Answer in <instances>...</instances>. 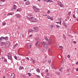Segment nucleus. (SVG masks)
Instances as JSON below:
<instances>
[{"instance_id":"61","label":"nucleus","mask_w":78,"mask_h":78,"mask_svg":"<svg viewBox=\"0 0 78 78\" xmlns=\"http://www.w3.org/2000/svg\"><path fill=\"white\" fill-rule=\"evenodd\" d=\"M76 64H78V62H76Z\"/></svg>"},{"instance_id":"43","label":"nucleus","mask_w":78,"mask_h":78,"mask_svg":"<svg viewBox=\"0 0 78 78\" xmlns=\"http://www.w3.org/2000/svg\"><path fill=\"white\" fill-rule=\"evenodd\" d=\"M61 20H62V18H59V21H60V22H61Z\"/></svg>"},{"instance_id":"42","label":"nucleus","mask_w":78,"mask_h":78,"mask_svg":"<svg viewBox=\"0 0 78 78\" xmlns=\"http://www.w3.org/2000/svg\"><path fill=\"white\" fill-rule=\"evenodd\" d=\"M33 64H34V63H35V60H34L33 61Z\"/></svg>"},{"instance_id":"11","label":"nucleus","mask_w":78,"mask_h":78,"mask_svg":"<svg viewBox=\"0 0 78 78\" xmlns=\"http://www.w3.org/2000/svg\"><path fill=\"white\" fill-rule=\"evenodd\" d=\"M30 2L29 1H27L25 3L26 5H30Z\"/></svg>"},{"instance_id":"10","label":"nucleus","mask_w":78,"mask_h":78,"mask_svg":"<svg viewBox=\"0 0 78 78\" xmlns=\"http://www.w3.org/2000/svg\"><path fill=\"white\" fill-rule=\"evenodd\" d=\"M40 44V43L39 42H37L36 44V45L37 47L38 48L39 47V44Z\"/></svg>"},{"instance_id":"9","label":"nucleus","mask_w":78,"mask_h":78,"mask_svg":"<svg viewBox=\"0 0 78 78\" xmlns=\"http://www.w3.org/2000/svg\"><path fill=\"white\" fill-rule=\"evenodd\" d=\"M3 39H5V41H8V40L9 38L8 37H2Z\"/></svg>"},{"instance_id":"30","label":"nucleus","mask_w":78,"mask_h":78,"mask_svg":"<svg viewBox=\"0 0 78 78\" xmlns=\"http://www.w3.org/2000/svg\"><path fill=\"white\" fill-rule=\"evenodd\" d=\"M6 1V0H0V1L2 2H5Z\"/></svg>"},{"instance_id":"28","label":"nucleus","mask_w":78,"mask_h":78,"mask_svg":"<svg viewBox=\"0 0 78 78\" xmlns=\"http://www.w3.org/2000/svg\"><path fill=\"white\" fill-rule=\"evenodd\" d=\"M17 45H18V44L17 43H16V44L15 45H14V47H17Z\"/></svg>"},{"instance_id":"51","label":"nucleus","mask_w":78,"mask_h":78,"mask_svg":"<svg viewBox=\"0 0 78 78\" xmlns=\"http://www.w3.org/2000/svg\"><path fill=\"white\" fill-rule=\"evenodd\" d=\"M73 17L74 18H75V15H73Z\"/></svg>"},{"instance_id":"36","label":"nucleus","mask_w":78,"mask_h":78,"mask_svg":"<svg viewBox=\"0 0 78 78\" xmlns=\"http://www.w3.org/2000/svg\"><path fill=\"white\" fill-rule=\"evenodd\" d=\"M63 25L64 26H65V27L66 28V27H67V26H66V24H65V23H64L63 24Z\"/></svg>"},{"instance_id":"47","label":"nucleus","mask_w":78,"mask_h":78,"mask_svg":"<svg viewBox=\"0 0 78 78\" xmlns=\"http://www.w3.org/2000/svg\"><path fill=\"white\" fill-rule=\"evenodd\" d=\"M56 28H59V26H58V25H56Z\"/></svg>"},{"instance_id":"59","label":"nucleus","mask_w":78,"mask_h":78,"mask_svg":"<svg viewBox=\"0 0 78 78\" xmlns=\"http://www.w3.org/2000/svg\"><path fill=\"white\" fill-rule=\"evenodd\" d=\"M76 71H77V72L78 71V68H76Z\"/></svg>"},{"instance_id":"52","label":"nucleus","mask_w":78,"mask_h":78,"mask_svg":"<svg viewBox=\"0 0 78 78\" xmlns=\"http://www.w3.org/2000/svg\"><path fill=\"white\" fill-rule=\"evenodd\" d=\"M26 59H27L28 60V61H29L30 60V59H29V58H28V57H27Z\"/></svg>"},{"instance_id":"62","label":"nucleus","mask_w":78,"mask_h":78,"mask_svg":"<svg viewBox=\"0 0 78 78\" xmlns=\"http://www.w3.org/2000/svg\"><path fill=\"white\" fill-rule=\"evenodd\" d=\"M17 11H20L19 10V9H17Z\"/></svg>"},{"instance_id":"27","label":"nucleus","mask_w":78,"mask_h":78,"mask_svg":"<svg viewBox=\"0 0 78 78\" xmlns=\"http://www.w3.org/2000/svg\"><path fill=\"white\" fill-rule=\"evenodd\" d=\"M50 27L51 28H53V25H51Z\"/></svg>"},{"instance_id":"22","label":"nucleus","mask_w":78,"mask_h":78,"mask_svg":"<svg viewBox=\"0 0 78 78\" xmlns=\"http://www.w3.org/2000/svg\"><path fill=\"white\" fill-rule=\"evenodd\" d=\"M33 32V30L31 29H29V32Z\"/></svg>"},{"instance_id":"8","label":"nucleus","mask_w":78,"mask_h":78,"mask_svg":"<svg viewBox=\"0 0 78 78\" xmlns=\"http://www.w3.org/2000/svg\"><path fill=\"white\" fill-rule=\"evenodd\" d=\"M26 19H28V20H32V18H33V17H29L28 16H26Z\"/></svg>"},{"instance_id":"49","label":"nucleus","mask_w":78,"mask_h":78,"mask_svg":"<svg viewBox=\"0 0 78 78\" xmlns=\"http://www.w3.org/2000/svg\"><path fill=\"white\" fill-rule=\"evenodd\" d=\"M73 43H74V44H76V41H73Z\"/></svg>"},{"instance_id":"46","label":"nucleus","mask_w":78,"mask_h":78,"mask_svg":"<svg viewBox=\"0 0 78 78\" xmlns=\"http://www.w3.org/2000/svg\"><path fill=\"white\" fill-rule=\"evenodd\" d=\"M48 62L49 63H51V60H49L48 61Z\"/></svg>"},{"instance_id":"3","label":"nucleus","mask_w":78,"mask_h":78,"mask_svg":"<svg viewBox=\"0 0 78 78\" xmlns=\"http://www.w3.org/2000/svg\"><path fill=\"white\" fill-rule=\"evenodd\" d=\"M38 27H36L34 28V32H38L39 31V30H38Z\"/></svg>"},{"instance_id":"38","label":"nucleus","mask_w":78,"mask_h":78,"mask_svg":"<svg viewBox=\"0 0 78 78\" xmlns=\"http://www.w3.org/2000/svg\"><path fill=\"white\" fill-rule=\"evenodd\" d=\"M8 16H10V15H12V13H8Z\"/></svg>"},{"instance_id":"33","label":"nucleus","mask_w":78,"mask_h":78,"mask_svg":"<svg viewBox=\"0 0 78 78\" xmlns=\"http://www.w3.org/2000/svg\"><path fill=\"white\" fill-rule=\"evenodd\" d=\"M45 56V59H47V55H46V54H45L44 55Z\"/></svg>"},{"instance_id":"44","label":"nucleus","mask_w":78,"mask_h":78,"mask_svg":"<svg viewBox=\"0 0 78 78\" xmlns=\"http://www.w3.org/2000/svg\"><path fill=\"white\" fill-rule=\"evenodd\" d=\"M71 14V12H68V15H70Z\"/></svg>"},{"instance_id":"25","label":"nucleus","mask_w":78,"mask_h":78,"mask_svg":"<svg viewBox=\"0 0 78 78\" xmlns=\"http://www.w3.org/2000/svg\"><path fill=\"white\" fill-rule=\"evenodd\" d=\"M28 75L29 76H31V74L30 73H28Z\"/></svg>"},{"instance_id":"17","label":"nucleus","mask_w":78,"mask_h":78,"mask_svg":"<svg viewBox=\"0 0 78 78\" xmlns=\"http://www.w3.org/2000/svg\"><path fill=\"white\" fill-rule=\"evenodd\" d=\"M24 69L23 67V66H21L19 68V70H22V69Z\"/></svg>"},{"instance_id":"15","label":"nucleus","mask_w":78,"mask_h":78,"mask_svg":"<svg viewBox=\"0 0 78 78\" xmlns=\"http://www.w3.org/2000/svg\"><path fill=\"white\" fill-rule=\"evenodd\" d=\"M1 45H4L5 44V42H1Z\"/></svg>"},{"instance_id":"34","label":"nucleus","mask_w":78,"mask_h":78,"mask_svg":"<svg viewBox=\"0 0 78 78\" xmlns=\"http://www.w3.org/2000/svg\"><path fill=\"white\" fill-rule=\"evenodd\" d=\"M37 78H41V77L39 75H37Z\"/></svg>"},{"instance_id":"55","label":"nucleus","mask_w":78,"mask_h":78,"mask_svg":"<svg viewBox=\"0 0 78 78\" xmlns=\"http://www.w3.org/2000/svg\"><path fill=\"white\" fill-rule=\"evenodd\" d=\"M59 70L60 72H62V70H61L62 69H59Z\"/></svg>"},{"instance_id":"53","label":"nucleus","mask_w":78,"mask_h":78,"mask_svg":"<svg viewBox=\"0 0 78 78\" xmlns=\"http://www.w3.org/2000/svg\"><path fill=\"white\" fill-rule=\"evenodd\" d=\"M46 72H48V69H46Z\"/></svg>"},{"instance_id":"14","label":"nucleus","mask_w":78,"mask_h":78,"mask_svg":"<svg viewBox=\"0 0 78 78\" xmlns=\"http://www.w3.org/2000/svg\"><path fill=\"white\" fill-rule=\"evenodd\" d=\"M51 67L52 69H54V70L56 69V68H55V67H53V64H51Z\"/></svg>"},{"instance_id":"16","label":"nucleus","mask_w":78,"mask_h":78,"mask_svg":"<svg viewBox=\"0 0 78 78\" xmlns=\"http://www.w3.org/2000/svg\"><path fill=\"white\" fill-rule=\"evenodd\" d=\"M16 16L18 18H19V17H20L21 16L20 15L18 14L16 15Z\"/></svg>"},{"instance_id":"31","label":"nucleus","mask_w":78,"mask_h":78,"mask_svg":"<svg viewBox=\"0 0 78 78\" xmlns=\"http://www.w3.org/2000/svg\"><path fill=\"white\" fill-rule=\"evenodd\" d=\"M49 19H50V20H53V18L51 17H50L49 16Z\"/></svg>"},{"instance_id":"4","label":"nucleus","mask_w":78,"mask_h":78,"mask_svg":"<svg viewBox=\"0 0 78 78\" xmlns=\"http://www.w3.org/2000/svg\"><path fill=\"white\" fill-rule=\"evenodd\" d=\"M9 45H10V43H9V42L7 41L6 42V44H5V47H8Z\"/></svg>"},{"instance_id":"19","label":"nucleus","mask_w":78,"mask_h":78,"mask_svg":"<svg viewBox=\"0 0 78 78\" xmlns=\"http://www.w3.org/2000/svg\"><path fill=\"white\" fill-rule=\"evenodd\" d=\"M13 6H14V9H16V8H17V6H16V5H14Z\"/></svg>"},{"instance_id":"2","label":"nucleus","mask_w":78,"mask_h":78,"mask_svg":"<svg viewBox=\"0 0 78 78\" xmlns=\"http://www.w3.org/2000/svg\"><path fill=\"white\" fill-rule=\"evenodd\" d=\"M33 8L34 9V10L35 12H39V9H37L34 6H33Z\"/></svg>"},{"instance_id":"35","label":"nucleus","mask_w":78,"mask_h":78,"mask_svg":"<svg viewBox=\"0 0 78 78\" xmlns=\"http://www.w3.org/2000/svg\"><path fill=\"white\" fill-rule=\"evenodd\" d=\"M14 58H15V59H16V60H17V56H15L14 57Z\"/></svg>"},{"instance_id":"40","label":"nucleus","mask_w":78,"mask_h":78,"mask_svg":"<svg viewBox=\"0 0 78 78\" xmlns=\"http://www.w3.org/2000/svg\"><path fill=\"white\" fill-rule=\"evenodd\" d=\"M47 76H50V73H48L47 74Z\"/></svg>"},{"instance_id":"21","label":"nucleus","mask_w":78,"mask_h":78,"mask_svg":"<svg viewBox=\"0 0 78 78\" xmlns=\"http://www.w3.org/2000/svg\"><path fill=\"white\" fill-rule=\"evenodd\" d=\"M55 73L57 75H59L60 74V72H55Z\"/></svg>"},{"instance_id":"23","label":"nucleus","mask_w":78,"mask_h":78,"mask_svg":"<svg viewBox=\"0 0 78 78\" xmlns=\"http://www.w3.org/2000/svg\"><path fill=\"white\" fill-rule=\"evenodd\" d=\"M44 39H45V40H46V41H48V38L47 37H46L44 38Z\"/></svg>"},{"instance_id":"12","label":"nucleus","mask_w":78,"mask_h":78,"mask_svg":"<svg viewBox=\"0 0 78 78\" xmlns=\"http://www.w3.org/2000/svg\"><path fill=\"white\" fill-rule=\"evenodd\" d=\"M58 5L61 7H62V5L61 2H59L58 3Z\"/></svg>"},{"instance_id":"41","label":"nucleus","mask_w":78,"mask_h":78,"mask_svg":"<svg viewBox=\"0 0 78 78\" xmlns=\"http://www.w3.org/2000/svg\"><path fill=\"white\" fill-rule=\"evenodd\" d=\"M50 10H48V13L50 14Z\"/></svg>"},{"instance_id":"54","label":"nucleus","mask_w":78,"mask_h":78,"mask_svg":"<svg viewBox=\"0 0 78 78\" xmlns=\"http://www.w3.org/2000/svg\"><path fill=\"white\" fill-rule=\"evenodd\" d=\"M50 3H53V1L52 0H51V1H50Z\"/></svg>"},{"instance_id":"6","label":"nucleus","mask_w":78,"mask_h":78,"mask_svg":"<svg viewBox=\"0 0 78 78\" xmlns=\"http://www.w3.org/2000/svg\"><path fill=\"white\" fill-rule=\"evenodd\" d=\"M15 78V75L14 73L12 74L10 76V78Z\"/></svg>"},{"instance_id":"39","label":"nucleus","mask_w":78,"mask_h":78,"mask_svg":"<svg viewBox=\"0 0 78 78\" xmlns=\"http://www.w3.org/2000/svg\"><path fill=\"white\" fill-rule=\"evenodd\" d=\"M2 25H3L4 26H5V25H6V23H2Z\"/></svg>"},{"instance_id":"26","label":"nucleus","mask_w":78,"mask_h":78,"mask_svg":"<svg viewBox=\"0 0 78 78\" xmlns=\"http://www.w3.org/2000/svg\"><path fill=\"white\" fill-rule=\"evenodd\" d=\"M58 58H59V59L61 58V55H58Z\"/></svg>"},{"instance_id":"7","label":"nucleus","mask_w":78,"mask_h":78,"mask_svg":"<svg viewBox=\"0 0 78 78\" xmlns=\"http://www.w3.org/2000/svg\"><path fill=\"white\" fill-rule=\"evenodd\" d=\"M34 17H33V18H32V22H36L37 20H36V18H34Z\"/></svg>"},{"instance_id":"48","label":"nucleus","mask_w":78,"mask_h":78,"mask_svg":"<svg viewBox=\"0 0 78 78\" xmlns=\"http://www.w3.org/2000/svg\"><path fill=\"white\" fill-rule=\"evenodd\" d=\"M32 36H33L32 34H31L29 35V37H31Z\"/></svg>"},{"instance_id":"29","label":"nucleus","mask_w":78,"mask_h":78,"mask_svg":"<svg viewBox=\"0 0 78 78\" xmlns=\"http://www.w3.org/2000/svg\"><path fill=\"white\" fill-rule=\"evenodd\" d=\"M22 37H24V34H21Z\"/></svg>"},{"instance_id":"13","label":"nucleus","mask_w":78,"mask_h":78,"mask_svg":"<svg viewBox=\"0 0 78 78\" xmlns=\"http://www.w3.org/2000/svg\"><path fill=\"white\" fill-rule=\"evenodd\" d=\"M36 71H37V72H38V73H40V70L39 69V68H37V69Z\"/></svg>"},{"instance_id":"18","label":"nucleus","mask_w":78,"mask_h":78,"mask_svg":"<svg viewBox=\"0 0 78 78\" xmlns=\"http://www.w3.org/2000/svg\"><path fill=\"white\" fill-rule=\"evenodd\" d=\"M3 39V37H2L0 38V44L2 42V41Z\"/></svg>"},{"instance_id":"57","label":"nucleus","mask_w":78,"mask_h":78,"mask_svg":"<svg viewBox=\"0 0 78 78\" xmlns=\"http://www.w3.org/2000/svg\"><path fill=\"white\" fill-rule=\"evenodd\" d=\"M49 17H50V16H47V18H48V19H49Z\"/></svg>"},{"instance_id":"5","label":"nucleus","mask_w":78,"mask_h":78,"mask_svg":"<svg viewBox=\"0 0 78 78\" xmlns=\"http://www.w3.org/2000/svg\"><path fill=\"white\" fill-rule=\"evenodd\" d=\"M7 56H8L9 59H10V60H12V61L13 60V59L12 58V55H11L10 56L7 55Z\"/></svg>"},{"instance_id":"58","label":"nucleus","mask_w":78,"mask_h":78,"mask_svg":"<svg viewBox=\"0 0 78 78\" xmlns=\"http://www.w3.org/2000/svg\"><path fill=\"white\" fill-rule=\"evenodd\" d=\"M50 2V0H48L47 3H48V2Z\"/></svg>"},{"instance_id":"63","label":"nucleus","mask_w":78,"mask_h":78,"mask_svg":"<svg viewBox=\"0 0 78 78\" xmlns=\"http://www.w3.org/2000/svg\"><path fill=\"white\" fill-rule=\"evenodd\" d=\"M48 51H50V48H49L48 50Z\"/></svg>"},{"instance_id":"56","label":"nucleus","mask_w":78,"mask_h":78,"mask_svg":"<svg viewBox=\"0 0 78 78\" xmlns=\"http://www.w3.org/2000/svg\"><path fill=\"white\" fill-rule=\"evenodd\" d=\"M44 2H47L48 0H44Z\"/></svg>"},{"instance_id":"64","label":"nucleus","mask_w":78,"mask_h":78,"mask_svg":"<svg viewBox=\"0 0 78 78\" xmlns=\"http://www.w3.org/2000/svg\"><path fill=\"white\" fill-rule=\"evenodd\" d=\"M7 55L8 56V55H9V53H7Z\"/></svg>"},{"instance_id":"45","label":"nucleus","mask_w":78,"mask_h":78,"mask_svg":"<svg viewBox=\"0 0 78 78\" xmlns=\"http://www.w3.org/2000/svg\"><path fill=\"white\" fill-rule=\"evenodd\" d=\"M67 57L68 58H70V56L69 55H68L67 56Z\"/></svg>"},{"instance_id":"1","label":"nucleus","mask_w":78,"mask_h":78,"mask_svg":"<svg viewBox=\"0 0 78 78\" xmlns=\"http://www.w3.org/2000/svg\"><path fill=\"white\" fill-rule=\"evenodd\" d=\"M48 42H43L42 44L43 46L45 48H47L48 47Z\"/></svg>"},{"instance_id":"20","label":"nucleus","mask_w":78,"mask_h":78,"mask_svg":"<svg viewBox=\"0 0 78 78\" xmlns=\"http://www.w3.org/2000/svg\"><path fill=\"white\" fill-rule=\"evenodd\" d=\"M61 22H62V21H60V22H56V23H57V24H61Z\"/></svg>"},{"instance_id":"37","label":"nucleus","mask_w":78,"mask_h":78,"mask_svg":"<svg viewBox=\"0 0 78 78\" xmlns=\"http://www.w3.org/2000/svg\"><path fill=\"white\" fill-rule=\"evenodd\" d=\"M4 62H7V60H6V58L4 59Z\"/></svg>"},{"instance_id":"50","label":"nucleus","mask_w":78,"mask_h":78,"mask_svg":"<svg viewBox=\"0 0 78 78\" xmlns=\"http://www.w3.org/2000/svg\"><path fill=\"white\" fill-rule=\"evenodd\" d=\"M45 78H50L47 76H45Z\"/></svg>"},{"instance_id":"24","label":"nucleus","mask_w":78,"mask_h":78,"mask_svg":"<svg viewBox=\"0 0 78 78\" xmlns=\"http://www.w3.org/2000/svg\"><path fill=\"white\" fill-rule=\"evenodd\" d=\"M28 45L29 46V48H30L31 47V44L29 43Z\"/></svg>"},{"instance_id":"60","label":"nucleus","mask_w":78,"mask_h":78,"mask_svg":"<svg viewBox=\"0 0 78 78\" xmlns=\"http://www.w3.org/2000/svg\"><path fill=\"white\" fill-rule=\"evenodd\" d=\"M2 59H4V57H2Z\"/></svg>"},{"instance_id":"32","label":"nucleus","mask_w":78,"mask_h":78,"mask_svg":"<svg viewBox=\"0 0 78 78\" xmlns=\"http://www.w3.org/2000/svg\"><path fill=\"white\" fill-rule=\"evenodd\" d=\"M60 48H63V47L62 46H60L58 47Z\"/></svg>"}]
</instances>
